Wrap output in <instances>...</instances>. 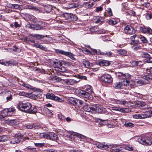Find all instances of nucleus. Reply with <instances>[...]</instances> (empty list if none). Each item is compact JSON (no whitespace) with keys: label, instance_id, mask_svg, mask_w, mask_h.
I'll use <instances>...</instances> for the list:
<instances>
[{"label":"nucleus","instance_id":"f257e3e1","mask_svg":"<svg viewBox=\"0 0 152 152\" xmlns=\"http://www.w3.org/2000/svg\"><path fill=\"white\" fill-rule=\"evenodd\" d=\"M17 107L19 110L25 113L31 114H34L37 113V109L35 107L31 109V104L29 102L23 103L19 102L17 104Z\"/></svg>","mask_w":152,"mask_h":152},{"label":"nucleus","instance_id":"f03ea898","mask_svg":"<svg viewBox=\"0 0 152 152\" xmlns=\"http://www.w3.org/2000/svg\"><path fill=\"white\" fill-rule=\"evenodd\" d=\"M96 146L98 148L106 149L108 148H110V151L115 152H120L121 149V148L119 145H109L103 144L99 142H96Z\"/></svg>","mask_w":152,"mask_h":152},{"label":"nucleus","instance_id":"7ed1b4c3","mask_svg":"<svg viewBox=\"0 0 152 152\" xmlns=\"http://www.w3.org/2000/svg\"><path fill=\"white\" fill-rule=\"evenodd\" d=\"M135 138L138 142L143 145H151L152 143V134L150 135H145L139 137H136Z\"/></svg>","mask_w":152,"mask_h":152},{"label":"nucleus","instance_id":"20e7f679","mask_svg":"<svg viewBox=\"0 0 152 152\" xmlns=\"http://www.w3.org/2000/svg\"><path fill=\"white\" fill-rule=\"evenodd\" d=\"M64 136L66 139L71 140L74 139V136L83 139H85L86 138V137L83 135L72 132H68L66 135L64 134Z\"/></svg>","mask_w":152,"mask_h":152},{"label":"nucleus","instance_id":"39448f33","mask_svg":"<svg viewBox=\"0 0 152 152\" xmlns=\"http://www.w3.org/2000/svg\"><path fill=\"white\" fill-rule=\"evenodd\" d=\"M152 115V109L146 111L144 114H136L133 115L134 118L136 119H144L149 117H151Z\"/></svg>","mask_w":152,"mask_h":152},{"label":"nucleus","instance_id":"423d86ee","mask_svg":"<svg viewBox=\"0 0 152 152\" xmlns=\"http://www.w3.org/2000/svg\"><path fill=\"white\" fill-rule=\"evenodd\" d=\"M91 86H88L89 88L86 89V91H82L80 93V95L88 99H92L93 98L92 96L90 93H92V91L91 89Z\"/></svg>","mask_w":152,"mask_h":152},{"label":"nucleus","instance_id":"0eeeda50","mask_svg":"<svg viewBox=\"0 0 152 152\" xmlns=\"http://www.w3.org/2000/svg\"><path fill=\"white\" fill-rule=\"evenodd\" d=\"M21 140H23V137L20 134H15L13 138L10 141L12 144H16L19 143Z\"/></svg>","mask_w":152,"mask_h":152},{"label":"nucleus","instance_id":"6e6552de","mask_svg":"<svg viewBox=\"0 0 152 152\" xmlns=\"http://www.w3.org/2000/svg\"><path fill=\"white\" fill-rule=\"evenodd\" d=\"M100 79L103 82L109 84L112 83L113 81V79L111 76L108 74H105L102 75Z\"/></svg>","mask_w":152,"mask_h":152},{"label":"nucleus","instance_id":"1a4fd4ad","mask_svg":"<svg viewBox=\"0 0 152 152\" xmlns=\"http://www.w3.org/2000/svg\"><path fill=\"white\" fill-rule=\"evenodd\" d=\"M56 52L57 53L68 56L71 59L73 60H75V55L70 52L64 51L63 50L59 49L56 50Z\"/></svg>","mask_w":152,"mask_h":152},{"label":"nucleus","instance_id":"9d476101","mask_svg":"<svg viewBox=\"0 0 152 152\" xmlns=\"http://www.w3.org/2000/svg\"><path fill=\"white\" fill-rule=\"evenodd\" d=\"M46 97L47 99L53 100L59 102H63L64 101L63 100L55 96L52 93H48L46 94Z\"/></svg>","mask_w":152,"mask_h":152},{"label":"nucleus","instance_id":"9b49d317","mask_svg":"<svg viewBox=\"0 0 152 152\" xmlns=\"http://www.w3.org/2000/svg\"><path fill=\"white\" fill-rule=\"evenodd\" d=\"M124 30L126 34L130 35L134 34L135 32L134 28L130 25H127L124 28Z\"/></svg>","mask_w":152,"mask_h":152},{"label":"nucleus","instance_id":"f8f14e48","mask_svg":"<svg viewBox=\"0 0 152 152\" xmlns=\"http://www.w3.org/2000/svg\"><path fill=\"white\" fill-rule=\"evenodd\" d=\"M130 83V82L129 80L123 78L120 81L116 83L115 85L116 86H127L130 84V86H132Z\"/></svg>","mask_w":152,"mask_h":152},{"label":"nucleus","instance_id":"ddd939ff","mask_svg":"<svg viewBox=\"0 0 152 152\" xmlns=\"http://www.w3.org/2000/svg\"><path fill=\"white\" fill-rule=\"evenodd\" d=\"M5 96L6 97V100L7 102L11 100L12 98V93L8 89H5L4 93Z\"/></svg>","mask_w":152,"mask_h":152},{"label":"nucleus","instance_id":"4468645a","mask_svg":"<svg viewBox=\"0 0 152 152\" xmlns=\"http://www.w3.org/2000/svg\"><path fill=\"white\" fill-rule=\"evenodd\" d=\"M47 139H48L50 140H55L58 138V136L56 134L53 132H49L47 133Z\"/></svg>","mask_w":152,"mask_h":152},{"label":"nucleus","instance_id":"2eb2a0df","mask_svg":"<svg viewBox=\"0 0 152 152\" xmlns=\"http://www.w3.org/2000/svg\"><path fill=\"white\" fill-rule=\"evenodd\" d=\"M142 56L146 58V61L148 63H152V57L147 53H143L141 54Z\"/></svg>","mask_w":152,"mask_h":152},{"label":"nucleus","instance_id":"dca6fc26","mask_svg":"<svg viewBox=\"0 0 152 152\" xmlns=\"http://www.w3.org/2000/svg\"><path fill=\"white\" fill-rule=\"evenodd\" d=\"M140 30L144 33H149L151 34H152V29L148 27L145 26H141L140 27Z\"/></svg>","mask_w":152,"mask_h":152},{"label":"nucleus","instance_id":"f3484780","mask_svg":"<svg viewBox=\"0 0 152 152\" xmlns=\"http://www.w3.org/2000/svg\"><path fill=\"white\" fill-rule=\"evenodd\" d=\"M15 110V109L14 107H12L11 108H10L7 109H5L1 111V113L2 114L5 113L4 114V116L5 117L9 113L14 112Z\"/></svg>","mask_w":152,"mask_h":152},{"label":"nucleus","instance_id":"a211bd4d","mask_svg":"<svg viewBox=\"0 0 152 152\" xmlns=\"http://www.w3.org/2000/svg\"><path fill=\"white\" fill-rule=\"evenodd\" d=\"M83 109L86 111L91 112H94L95 110V109L94 107H90L87 105L84 106L83 107Z\"/></svg>","mask_w":152,"mask_h":152},{"label":"nucleus","instance_id":"6ab92c4d","mask_svg":"<svg viewBox=\"0 0 152 152\" xmlns=\"http://www.w3.org/2000/svg\"><path fill=\"white\" fill-rule=\"evenodd\" d=\"M5 122L11 126L15 125L17 123V120H10L9 119L5 120Z\"/></svg>","mask_w":152,"mask_h":152},{"label":"nucleus","instance_id":"aec40b11","mask_svg":"<svg viewBox=\"0 0 152 152\" xmlns=\"http://www.w3.org/2000/svg\"><path fill=\"white\" fill-rule=\"evenodd\" d=\"M77 99L72 97H69L67 100L69 104H71L74 105H76Z\"/></svg>","mask_w":152,"mask_h":152},{"label":"nucleus","instance_id":"412c9836","mask_svg":"<svg viewBox=\"0 0 152 152\" xmlns=\"http://www.w3.org/2000/svg\"><path fill=\"white\" fill-rule=\"evenodd\" d=\"M96 54L105 55L109 56L112 55V53L110 51H109L108 52H106L104 53L103 52H101L99 50H96Z\"/></svg>","mask_w":152,"mask_h":152},{"label":"nucleus","instance_id":"4be33fe9","mask_svg":"<svg viewBox=\"0 0 152 152\" xmlns=\"http://www.w3.org/2000/svg\"><path fill=\"white\" fill-rule=\"evenodd\" d=\"M117 53L121 56H127V51L124 49H120L117 50Z\"/></svg>","mask_w":152,"mask_h":152},{"label":"nucleus","instance_id":"5701e85b","mask_svg":"<svg viewBox=\"0 0 152 152\" xmlns=\"http://www.w3.org/2000/svg\"><path fill=\"white\" fill-rule=\"evenodd\" d=\"M99 65L101 66H108L110 64V63L106 60H100L99 62Z\"/></svg>","mask_w":152,"mask_h":152},{"label":"nucleus","instance_id":"b1692460","mask_svg":"<svg viewBox=\"0 0 152 152\" xmlns=\"http://www.w3.org/2000/svg\"><path fill=\"white\" fill-rule=\"evenodd\" d=\"M26 88H30L33 90L34 92H36L37 94H40L41 92V90L34 87L32 86H26Z\"/></svg>","mask_w":152,"mask_h":152},{"label":"nucleus","instance_id":"393cba45","mask_svg":"<svg viewBox=\"0 0 152 152\" xmlns=\"http://www.w3.org/2000/svg\"><path fill=\"white\" fill-rule=\"evenodd\" d=\"M27 17L30 21H32L34 23H37V19L34 16L28 14L27 15Z\"/></svg>","mask_w":152,"mask_h":152},{"label":"nucleus","instance_id":"a878e982","mask_svg":"<svg viewBox=\"0 0 152 152\" xmlns=\"http://www.w3.org/2000/svg\"><path fill=\"white\" fill-rule=\"evenodd\" d=\"M33 46L37 48H39L41 49L42 50H43L45 51H47V48L44 47L42 45L37 43H34L33 45Z\"/></svg>","mask_w":152,"mask_h":152},{"label":"nucleus","instance_id":"bb28decb","mask_svg":"<svg viewBox=\"0 0 152 152\" xmlns=\"http://www.w3.org/2000/svg\"><path fill=\"white\" fill-rule=\"evenodd\" d=\"M149 75H145L142 77V78L147 81L145 82L146 83L148 82H148L152 79V76L151 75L150 73H149Z\"/></svg>","mask_w":152,"mask_h":152},{"label":"nucleus","instance_id":"cd10ccee","mask_svg":"<svg viewBox=\"0 0 152 152\" xmlns=\"http://www.w3.org/2000/svg\"><path fill=\"white\" fill-rule=\"evenodd\" d=\"M104 21V18L102 17L97 16L96 18V23L102 24Z\"/></svg>","mask_w":152,"mask_h":152},{"label":"nucleus","instance_id":"c85d7f7f","mask_svg":"<svg viewBox=\"0 0 152 152\" xmlns=\"http://www.w3.org/2000/svg\"><path fill=\"white\" fill-rule=\"evenodd\" d=\"M103 121H104L98 118H96V125L99 127L102 126L104 125Z\"/></svg>","mask_w":152,"mask_h":152},{"label":"nucleus","instance_id":"c756f323","mask_svg":"<svg viewBox=\"0 0 152 152\" xmlns=\"http://www.w3.org/2000/svg\"><path fill=\"white\" fill-rule=\"evenodd\" d=\"M121 75H118L119 76L124 77L125 78V79H129L131 77V75L129 74L125 73L123 74L121 72L119 73Z\"/></svg>","mask_w":152,"mask_h":152},{"label":"nucleus","instance_id":"7c9ffc66","mask_svg":"<svg viewBox=\"0 0 152 152\" xmlns=\"http://www.w3.org/2000/svg\"><path fill=\"white\" fill-rule=\"evenodd\" d=\"M31 36L33 37L36 38L38 39H41L45 37H47V35L44 36L42 35L35 34L33 35H32Z\"/></svg>","mask_w":152,"mask_h":152},{"label":"nucleus","instance_id":"2f4dec72","mask_svg":"<svg viewBox=\"0 0 152 152\" xmlns=\"http://www.w3.org/2000/svg\"><path fill=\"white\" fill-rule=\"evenodd\" d=\"M53 66L55 67L59 68L60 66H61L62 64L59 61L56 60L53 62Z\"/></svg>","mask_w":152,"mask_h":152},{"label":"nucleus","instance_id":"473e14b6","mask_svg":"<svg viewBox=\"0 0 152 152\" xmlns=\"http://www.w3.org/2000/svg\"><path fill=\"white\" fill-rule=\"evenodd\" d=\"M111 109L113 110L119 111L124 113L126 112L124 109L121 108L117 107H112Z\"/></svg>","mask_w":152,"mask_h":152},{"label":"nucleus","instance_id":"72a5a7b5","mask_svg":"<svg viewBox=\"0 0 152 152\" xmlns=\"http://www.w3.org/2000/svg\"><path fill=\"white\" fill-rule=\"evenodd\" d=\"M33 27L31 26V28H33V29L35 30H39L43 28V26L39 24H37L33 26Z\"/></svg>","mask_w":152,"mask_h":152},{"label":"nucleus","instance_id":"f704fd0d","mask_svg":"<svg viewBox=\"0 0 152 152\" xmlns=\"http://www.w3.org/2000/svg\"><path fill=\"white\" fill-rule=\"evenodd\" d=\"M66 82H68V85H73L77 82V81L73 79H68V81H66Z\"/></svg>","mask_w":152,"mask_h":152},{"label":"nucleus","instance_id":"c9c22d12","mask_svg":"<svg viewBox=\"0 0 152 152\" xmlns=\"http://www.w3.org/2000/svg\"><path fill=\"white\" fill-rule=\"evenodd\" d=\"M93 5V3H91L90 2H84L83 4V6L87 8L91 7L92 5Z\"/></svg>","mask_w":152,"mask_h":152},{"label":"nucleus","instance_id":"e433bc0d","mask_svg":"<svg viewBox=\"0 0 152 152\" xmlns=\"http://www.w3.org/2000/svg\"><path fill=\"white\" fill-rule=\"evenodd\" d=\"M27 129H37L38 128V126L35 125H33L31 124H29L26 125L25 126Z\"/></svg>","mask_w":152,"mask_h":152},{"label":"nucleus","instance_id":"4c0bfd02","mask_svg":"<svg viewBox=\"0 0 152 152\" xmlns=\"http://www.w3.org/2000/svg\"><path fill=\"white\" fill-rule=\"evenodd\" d=\"M26 9H30L33 10H35L36 11H39V10L37 8L35 7H33L31 5H28L26 7Z\"/></svg>","mask_w":152,"mask_h":152},{"label":"nucleus","instance_id":"58836bf2","mask_svg":"<svg viewBox=\"0 0 152 152\" xmlns=\"http://www.w3.org/2000/svg\"><path fill=\"white\" fill-rule=\"evenodd\" d=\"M8 140V138L6 136L4 135L0 136V142H6Z\"/></svg>","mask_w":152,"mask_h":152},{"label":"nucleus","instance_id":"ea45409f","mask_svg":"<svg viewBox=\"0 0 152 152\" xmlns=\"http://www.w3.org/2000/svg\"><path fill=\"white\" fill-rule=\"evenodd\" d=\"M102 108L101 106L99 105L96 104V112L101 113L102 112Z\"/></svg>","mask_w":152,"mask_h":152},{"label":"nucleus","instance_id":"a19ab883","mask_svg":"<svg viewBox=\"0 0 152 152\" xmlns=\"http://www.w3.org/2000/svg\"><path fill=\"white\" fill-rule=\"evenodd\" d=\"M13 9H18L20 7V5L17 4H11L10 7Z\"/></svg>","mask_w":152,"mask_h":152},{"label":"nucleus","instance_id":"79ce46f5","mask_svg":"<svg viewBox=\"0 0 152 152\" xmlns=\"http://www.w3.org/2000/svg\"><path fill=\"white\" fill-rule=\"evenodd\" d=\"M124 125L126 127H133L134 124L132 123H130L129 122L126 121L124 124Z\"/></svg>","mask_w":152,"mask_h":152},{"label":"nucleus","instance_id":"37998d69","mask_svg":"<svg viewBox=\"0 0 152 152\" xmlns=\"http://www.w3.org/2000/svg\"><path fill=\"white\" fill-rule=\"evenodd\" d=\"M139 38L143 43H148L147 40L145 37L141 36L139 37Z\"/></svg>","mask_w":152,"mask_h":152},{"label":"nucleus","instance_id":"c03bdc74","mask_svg":"<svg viewBox=\"0 0 152 152\" xmlns=\"http://www.w3.org/2000/svg\"><path fill=\"white\" fill-rule=\"evenodd\" d=\"M71 13H64L63 14V15L66 19H70V16H71Z\"/></svg>","mask_w":152,"mask_h":152},{"label":"nucleus","instance_id":"a18cd8bd","mask_svg":"<svg viewBox=\"0 0 152 152\" xmlns=\"http://www.w3.org/2000/svg\"><path fill=\"white\" fill-rule=\"evenodd\" d=\"M52 80L54 82H57L61 81V78L59 77L55 76L53 77Z\"/></svg>","mask_w":152,"mask_h":152},{"label":"nucleus","instance_id":"49530a36","mask_svg":"<svg viewBox=\"0 0 152 152\" xmlns=\"http://www.w3.org/2000/svg\"><path fill=\"white\" fill-rule=\"evenodd\" d=\"M71 15L70 18V20L75 21L77 20V18L75 15L71 14Z\"/></svg>","mask_w":152,"mask_h":152},{"label":"nucleus","instance_id":"de8ad7c7","mask_svg":"<svg viewBox=\"0 0 152 152\" xmlns=\"http://www.w3.org/2000/svg\"><path fill=\"white\" fill-rule=\"evenodd\" d=\"M39 136L40 138H44L47 139V133H41L39 134Z\"/></svg>","mask_w":152,"mask_h":152},{"label":"nucleus","instance_id":"09e8293b","mask_svg":"<svg viewBox=\"0 0 152 152\" xmlns=\"http://www.w3.org/2000/svg\"><path fill=\"white\" fill-rule=\"evenodd\" d=\"M108 23L109 24L111 25H113L117 23V22L115 20H109Z\"/></svg>","mask_w":152,"mask_h":152},{"label":"nucleus","instance_id":"8fccbe9b","mask_svg":"<svg viewBox=\"0 0 152 152\" xmlns=\"http://www.w3.org/2000/svg\"><path fill=\"white\" fill-rule=\"evenodd\" d=\"M83 64L86 68H88L90 66V63L87 61H83Z\"/></svg>","mask_w":152,"mask_h":152},{"label":"nucleus","instance_id":"3c124183","mask_svg":"<svg viewBox=\"0 0 152 152\" xmlns=\"http://www.w3.org/2000/svg\"><path fill=\"white\" fill-rule=\"evenodd\" d=\"M76 6L75 5V3H73L68 4L66 7L67 8L70 9L72 8H75Z\"/></svg>","mask_w":152,"mask_h":152},{"label":"nucleus","instance_id":"603ef678","mask_svg":"<svg viewBox=\"0 0 152 152\" xmlns=\"http://www.w3.org/2000/svg\"><path fill=\"white\" fill-rule=\"evenodd\" d=\"M45 111L46 112V114L49 116H51L53 114L51 112L50 110L48 109H46L45 110Z\"/></svg>","mask_w":152,"mask_h":152},{"label":"nucleus","instance_id":"864d4df0","mask_svg":"<svg viewBox=\"0 0 152 152\" xmlns=\"http://www.w3.org/2000/svg\"><path fill=\"white\" fill-rule=\"evenodd\" d=\"M58 117L60 120L62 121H64L65 118V116L61 113L58 115Z\"/></svg>","mask_w":152,"mask_h":152},{"label":"nucleus","instance_id":"5fc2aeb1","mask_svg":"<svg viewBox=\"0 0 152 152\" xmlns=\"http://www.w3.org/2000/svg\"><path fill=\"white\" fill-rule=\"evenodd\" d=\"M45 10L47 12L49 13L51 11L52 8L50 7H45Z\"/></svg>","mask_w":152,"mask_h":152},{"label":"nucleus","instance_id":"6e6d98bb","mask_svg":"<svg viewBox=\"0 0 152 152\" xmlns=\"http://www.w3.org/2000/svg\"><path fill=\"white\" fill-rule=\"evenodd\" d=\"M137 83L138 84H141L142 85H145L146 84H148V82L146 83V82H144L143 81L141 80H139L137 81Z\"/></svg>","mask_w":152,"mask_h":152},{"label":"nucleus","instance_id":"4d7b16f0","mask_svg":"<svg viewBox=\"0 0 152 152\" xmlns=\"http://www.w3.org/2000/svg\"><path fill=\"white\" fill-rule=\"evenodd\" d=\"M141 48V46L140 45L133 46L132 47V48L135 50H137Z\"/></svg>","mask_w":152,"mask_h":152},{"label":"nucleus","instance_id":"13d9d810","mask_svg":"<svg viewBox=\"0 0 152 152\" xmlns=\"http://www.w3.org/2000/svg\"><path fill=\"white\" fill-rule=\"evenodd\" d=\"M145 18L147 20H149L152 18V15L151 14H147Z\"/></svg>","mask_w":152,"mask_h":152},{"label":"nucleus","instance_id":"bf43d9fd","mask_svg":"<svg viewBox=\"0 0 152 152\" xmlns=\"http://www.w3.org/2000/svg\"><path fill=\"white\" fill-rule=\"evenodd\" d=\"M30 97L31 99L35 100H36L38 98L37 95H35L34 94H32L30 95Z\"/></svg>","mask_w":152,"mask_h":152},{"label":"nucleus","instance_id":"052dcab7","mask_svg":"<svg viewBox=\"0 0 152 152\" xmlns=\"http://www.w3.org/2000/svg\"><path fill=\"white\" fill-rule=\"evenodd\" d=\"M27 149L30 150L31 152H35L36 151V148H32L30 146L27 147Z\"/></svg>","mask_w":152,"mask_h":152},{"label":"nucleus","instance_id":"680f3d73","mask_svg":"<svg viewBox=\"0 0 152 152\" xmlns=\"http://www.w3.org/2000/svg\"><path fill=\"white\" fill-rule=\"evenodd\" d=\"M133 41L132 44L133 45V46L138 45L139 44H140L139 42L138 41L134 40Z\"/></svg>","mask_w":152,"mask_h":152},{"label":"nucleus","instance_id":"e2e57ef3","mask_svg":"<svg viewBox=\"0 0 152 152\" xmlns=\"http://www.w3.org/2000/svg\"><path fill=\"white\" fill-rule=\"evenodd\" d=\"M102 7L101 6H100L96 7V12H99L102 11Z\"/></svg>","mask_w":152,"mask_h":152},{"label":"nucleus","instance_id":"0e129e2a","mask_svg":"<svg viewBox=\"0 0 152 152\" xmlns=\"http://www.w3.org/2000/svg\"><path fill=\"white\" fill-rule=\"evenodd\" d=\"M125 149L129 151H131L133 150V148L130 145L126 146L125 147Z\"/></svg>","mask_w":152,"mask_h":152},{"label":"nucleus","instance_id":"69168bd1","mask_svg":"<svg viewBox=\"0 0 152 152\" xmlns=\"http://www.w3.org/2000/svg\"><path fill=\"white\" fill-rule=\"evenodd\" d=\"M59 71L62 72H64L66 71V69L64 67L61 66V68L59 69Z\"/></svg>","mask_w":152,"mask_h":152},{"label":"nucleus","instance_id":"338daca9","mask_svg":"<svg viewBox=\"0 0 152 152\" xmlns=\"http://www.w3.org/2000/svg\"><path fill=\"white\" fill-rule=\"evenodd\" d=\"M83 102L82 101L78 99H77V101L76 105H78L79 104L82 105L83 104Z\"/></svg>","mask_w":152,"mask_h":152},{"label":"nucleus","instance_id":"774afa93","mask_svg":"<svg viewBox=\"0 0 152 152\" xmlns=\"http://www.w3.org/2000/svg\"><path fill=\"white\" fill-rule=\"evenodd\" d=\"M35 146L38 147H41L44 145V144L41 143H35Z\"/></svg>","mask_w":152,"mask_h":152}]
</instances>
